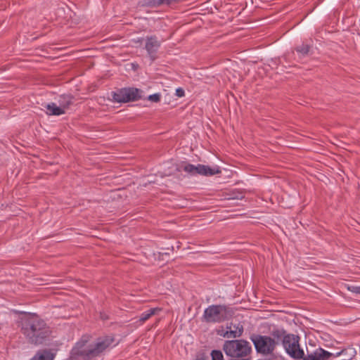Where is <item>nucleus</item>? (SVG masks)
Here are the masks:
<instances>
[{
	"mask_svg": "<svg viewBox=\"0 0 360 360\" xmlns=\"http://www.w3.org/2000/svg\"><path fill=\"white\" fill-rule=\"evenodd\" d=\"M21 330L29 341L35 345L41 344L49 335L46 323L36 314L21 312Z\"/></svg>",
	"mask_w": 360,
	"mask_h": 360,
	"instance_id": "nucleus-1",
	"label": "nucleus"
},
{
	"mask_svg": "<svg viewBox=\"0 0 360 360\" xmlns=\"http://www.w3.org/2000/svg\"><path fill=\"white\" fill-rule=\"evenodd\" d=\"M88 341L89 337L83 336L72 349L71 357L82 356L84 360L92 359L109 347L112 343L113 339L110 337H105L103 339H99L94 345H89Z\"/></svg>",
	"mask_w": 360,
	"mask_h": 360,
	"instance_id": "nucleus-2",
	"label": "nucleus"
},
{
	"mask_svg": "<svg viewBox=\"0 0 360 360\" xmlns=\"http://www.w3.org/2000/svg\"><path fill=\"white\" fill-rule=\"evenodd\" d=\"M223 351L229 360H250L251 344L243 339L228 340L224 342Z\"/></svg>",
	"mask_w": 360,
	"mask_h": 360,
	"instance_id": "nucleus-3",
	"label": "nucleus"
},
{
	"mask_svg": "<svg viewBox=\"0 0 360 360\" xmlns=\"http://www.w3.org/2000/svg\"><path fill=\"white\" fill-rule=\"evenodd\" d=\"M274 337L278 339L282 336V345L285 352L291 358L295 359H301L304 356V352L300 346V338L293 334H285L284 330H276L273 332Z\"/></svg>",
	"mask_w": 360,
	"mask_h": 360,
	"instance_id": "nucleus-4",
	"label": "nucleus"
},
{
	"mask_svg": "<svg viewBox=\"0 0 360 360\" xmlns=\"http://www.w3.org/2000/svg\"><path fill=\"white\" fill-rule=\"evenodd\" d=\"M250 340L256 352L263 355L272 354L276 346L275 340L268 335H252Z\"/></svg>",
	"mask_w": 360,
	"mask_h": 360,
	"instance_id": "nucleus-5",
	"label": "nucleus"
},
{
	"mask_svg": "<svg viewBox=\"0 0 360 360\" xmlns=\"http://www.w3.org/2000/svg\"><path fill=\"white\" fill-rule=\"evenodd\" d=\"M229 316L228 307L221 304H213L207 307L202 317L206 322L221 323L226 320Z\"/></svg>",
	"mask_w": 360,
	"mask_h": 360,
	"instance_id": "nucleus-6",
	"label": "nucleus"
},
{
	"mask_svg": "<svg viewBox=\"0 0 360 360\" xmlns=\"http://www.w3.org/2000/svg\"><path fill=\"white\" fill-rule=\"evenodd\" d=\"M141 91L137 88H122L112 92V98L117 103H128L136 101L141 98Z\"/></svg>",
	"mask_w": 360,
	"mask_h": 360,
	"instance_id": "nucleus-7",
	"label": "nucleus"
},
{
	"mask_svg": "<svg viewBox=\"0 0 360 360\" xmlns=\"http://www.w3.org/2000/svg\"><path fill=\"white\" fill-rule=\"evenodd\" d=\"M160 45V41L155 35L146 37L145 49L151 62H154L158 58V51Z\"/></svg>",
	"mask_w": 360,
	"mask_h": 360,
	"instance_id": "nucleus-8",
	"label": "nucleus"
},
{
	"mask_svg": "<svg viewBox=\"0 0 360 360\" xmlns=\"http://www.w3.org/2000/svg\"><path fill=\"white\" fill-rule=\"evenodd\" d=\"M243 326L240 323H231L226 326V330L224 332L218 333L224 338L235 339L240 338L243 335Z\"/></svg>",
	"mask_w": 360,
	"mask_h": 360,
	"instance_id": "nucleus-9",
	"label": "nucleus"
},
{
	"mask_svg": "<svg viewBox=\"0 0 360 360\" xmlns=\"http://www.w3.org/2000/svg\"><path fill=\"white\" fill-rule=\"evenodd\" d=\"M333 354L322 349L318 348L311 354H308L306 357H303V360H330Z\"/></svg>",
	"mask_w": 360,
	"mask_h": 360,
	"instance_id": "nucleus-10",
	"label": "nucleus"
},
{
	"mask_svg": "<svg viewBox=\"0 0 360 360\" xmlns=\"http://www.w3.org/2000/svg\"><path fill=\"white\" fill-rule=\"evenodd\" d=\"M73 100L74 96L71 94H63L59 96L58 102L63 110L65 111L72 105Z\"/></svg>",
	"mask_w": 360,
	"mask_h": 360,
	"instance_id": "nucleus-11",
	"label": "nucleus"
},
{
	"mask_svg": "<svg viewBox=\"0 0 360 360\" xmlns=\"http://www.w3.org/2000/svg\"><path fill=\"white\" fill-rule=\"evenodd\" d=\"M221 173V170L218 166H215L214 167H210V166L205 165H202L201 166V176H211Z\"/></svg>",
	"mask_w": 360,
	"mask_h": 360,
	"instance_id": "nucleus-12",
	"label": "nucleus"
},
{
	"mask_svg": "<svg viewBox=\"0 0 360 360\" xmlns=\"http://www.w3.org/2000/svg\"><path fill=\"white\" fill-rule=\"evenodd\" d=\"M55 354L49 350L39 351L30 360H53Z\"/></svg>",
	"mask_w": 360,
	"mask_h": 360,
	"instance_id": "nucleus-13",
	"label": "nucleus"
},
{
	"mask_svg": "<svg viewBox=\"0 0 360 360\" xmlns=\"http://www.w3.org/2000/svg\"><path fill=\"white\" fill-rule=\"evenodd\" d=\"M49 115H61L65 114V110L59 105L58 106L55 103H48L45 105Z\"/></svg>",
	"mask_w": 360,
	"mask_h": 360,
	"instance_id": "nucleus-14",
	"label": "nucleus"
},
{
	"mask_svg": "<svg viewBox=\"0 0 360 360\" xmlns=\"http://www.w3.org/2000/svg\"><path fill=\"white\" fill-rule=\"evenodd\" d=\"M176 170L177 172L184 171L191 176H194V165L183 161L180 164H177L176 166Z\"/></svg>",
	"mask_w": 360,
	"mask_h": 360,
	"instance_id": "nucleus-15",
	"label": "nucleus"
},
{
	"mask_svg": "<svg viewBox=\"0 0 360 360\" xmlns=\"http://www.w3.org/2000/svg\"><path fill=\"white\" fill-rule=\"evenodd\" d=\"M160 309L158 307L151 308L147 311H143L139 316V321L141 323H144L146 321L149 319L153 315L155 314L158 311H160Z\"/></svg>",
	"mask_w": 360,
	"mask_h": 360,
	"instance_id": "nucleus-16",
	"label": "nucleus"
},
{
	"mask_svg": "<svg viewBox=\"0 0 360 360\" xmlns=\"http://www.w3.org/2000/svg\"><path fill=\"white\" fill-rule=\"evenodd\" d=\"M311 46L309 44H302L300 46H297L295 50L301 55L302 57L308 56Z\"/></svg>",
	"mask_w": 360,
	"mask_h": 360,
	"instance_id": "nucleus-17",
	"label": "nucleus"
},
{
	"mask_svg": "<svg viewBox=\"0 0 360 360\" xmlns=\"http://www.w3.org/2000/svg\"><path fill=\"white\" fill-rule=\"evenodd\" d=\"M212 360H224V355L221 350L214 349L211 352Z\"/></svg>",
	"mask_w": 360,
	"mask_h": 360,
	"instance_id": "nucleus-18",
	"label": "nucleus"
},
{
	"mask_svg": "<svg viewBox=\"0 0 360 360\" xmlns=\"http://www.w3.org/2000/svg\"><path fill=\"white\" fill-rule=\"evenodd\" d=\"M161 95L159 93H156L148 96V100L152 102L158 103L160 101Z\"/></svg>",
	"mask_w": 360,
	"mask_h": 360,
	"instance_id": "nucleus-19",
	"label": "nucleus"
},
{
	"mask_svg": "<svg viewBox=\"0 0 360 360\" xmlns=\"http://www.w3.org/2000/svg\"><path fill=\"white\" fill-rule=\"evenodd\" d=\"M159 0H145V3L149 6H159L161 5Z\"/></svg>",
	"mask_w": 360,
	"mask_h": 360,
	"instance_id": "nucleus-20",
	"label": "nucleus"
},
{
	"mask_svg": "<svg viewBox=\"0 0 360 360\" xmlns=\"http://www.w3.org/2000/svg\"><path fill=\"white\" fill-rule=\"evenodd\" d=\"M348 290L355 294L360 295V285H352L348 287Z\"/></svg>",
	"mask_w": 360,
	"mask_h": 360,
	"instance_id": "nucleus-21",
	"label": "nucleus"
},
{
	"mask_svg": "<svg viewBox=\"0 0 360 360\" xmlns=\"http://www.w3.org/2000/svg\"><path fill=\"white\" fill-rule=\"evenodd\" d=\"M201 164H198L197 165H194V176L199 174H201Z\"/></svg>",
	"mask_w": 360,
	"mask_h": 360,
	"instance_id": "nucleus-22",
	"label": "nucleus"
},
{
	"mask_svg": "<svg viewBox=\"0 0 360 360\" xmlns=\"http://www.w3.org/2000/svg\"><path fill=\"white\" fill-rule=\"evenodd\" d=\"M176 95L178 97H183L185 95L184 90L182 88H178L176 89Z\"/></svg>",
	"mask_w": 360,
	"mask_h": 360,
	"instance_id": "nucleus-23",
	"label": "nucleus"
},
{
	"mask_svg": "<svg viewBox=\"0 0 360 360\" xmlns=\"http://www.w3.org/2000/svg\"><path fill=\"white\" fill-rule=\"evenodd\" d=\"M161 4V5H163V4H166V5H168V6H170V5H173V1L172 0H159Z\"/></svg>",
	"mask_w": 360,
	"mask_h": 360,
	"instance_id": "nucleus-24",
	"label": "nucleus"
},
{
	"mask_svg": "<svg viewBox=\"0 0 360 360\" xmlns=\"http://www.w3.org/2000/svg\"><path fill=\"white\" fill-rule=\"evenodd\" d=\"M243 198H244V195L242 192H240L238 195L233 197V198H237V199H243Z\"/></svg>",
	"mask_w": 360,
	"mask_h": 360,
	"instance_id": "nucleus-25",
	"label": "nucleus"
},
{
	"mask_svg": "<svg viewBox=\"0 0 360 360\" xmlns=\"http://www.w3.org/2000/svg\"><path fill=\"white\" fill-rule=\"evenodd\" d=\"M160 256L164 257L166 256L167 257V259L169 258V253H160Z\"/></svg>",
	"mask_w": 360,
	"mask_h": 360,
	"instance_id": "nucleus-26",
	"label": "nucleus"
}]
</instances>
